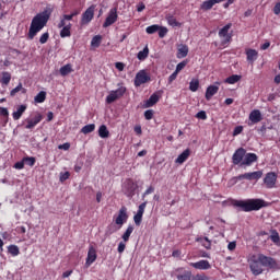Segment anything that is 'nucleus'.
Masks as SVG:
<instances>
[{
  "label": "nucleus",
  "mask_w": 280,
  "mask_h": 280,
  "mask_svg": "<svg viewBox=\"0 0 280 280\" xmlns=\"http://www.w3.org/2000/svg\"><path fill=\"white\" fill-rule=\"evenodd\" d=\"M50 16L51 11L45 10L33 18L28 30L30 40H34L36 34H38V32H40L45 27V25H47Z\"/></svg>",
  "instance_id": "1"
},
{
  "label": "nucleus",
  "mask_w": 280,
  "mask_h": 280,
  "mask_svg": "<svg viewBox=\"0 0 280 280\" xmlns=\"http://www.w3.org/2000/svg\"><path fill=\"white\" fill-rule=\"evenodd\" d=\"M234 207H238L245 212L259 211L266 207V201L262 199L235 200Z\"/></svg>",
  "instance_id": "2"
},
{
  "label": "nucleus",
  "mask_w": 280,
  "mask_h": 280,
  "mask_svg": "<svg viewBox=\"0 0 280 280\" xmlns=\"http://www.w3.org/2000/svg\"><path fill=\"white\" fill-rule=\"evenodd\" d=\"M248 264H249L250 271L253 272V275H255V277H258V275H261V272H264V264L261 262L260 254L258 256L253 255L248 259Z\"/></svg>",
  "instance_id": "3"
},
{
  "label": "nucleus",
  "mask_w": 280,
  "mask_h": 280,
  "mask_svg": "<svg viewBox=\"0 0 280 280\" xmlns=\"http://www.w3.org/2000/svg\"><path fill=\"white\" fill-rule=\"evenodd\" d=\"M233 27V24L229 23L219 31V38L221 39L222 47H226L231 40H233V34L229 33V30Z\"/></svg>",
  "instance_id": "4"
},
{
  "label": "nucleus",
  "mask_w": 280,
  "mask_h": 280,
  "mask_svg": "<svg viewBox=\"0 0 280 280\" xmlns=\"http://www.w3.org/2000/svg\"><path fill=\"white\" fill-rule=\"evenodd\" d=\"M126 95V86L120 85L117 90L110 91L109 94L106 96V103L113 104V102H117L120 97Z\"/></svg>",
  "instance_id": "5"
},
{
  "label": "nucleus",
  "mask_w": 280,
  "mask_h": 280,
  "mask_svg": "<svg viewBox=\"0 0 280 280\" xmlns=\"http://www.w3.org/2000/svg\"><path fill=\"white\" fill-rule=\"evenodd\" d=\"M137 183L135 180L128 178L122 184V192L127 198H132L135 196V191H137Z\"/></svg>",
  "instance_id": "6"
},
{
  "label": "nucleus",
  "mask_w": 280,
  "mask_h": 280,
  "mask_svg": "<svg viewBox=\"0 0 280 280\" xmlns=\"http://www.w3.org/2000/svg\"><path fill=\"white\" fill-rule=\"evenodd\" d=\"M128 222V208L126 206H122L119 211L118 215L115 218V224L119 226L118 229H121L124 224Z\"/></svg>",
  "instance_id": "7"
},
{
  "label": "nucleus",
  "mask_w": 280,
  "mask_h": 280,
  "mask_svg": "<svg viewBox=\"0 0 280 280\" xmlns=\"http://www.w3.org/2000/svg\"><path fill=\"white\" fill-rule=\"evenodd\" d=\"M260 255V261L265 268H269L270 270H278L279 264L272 257L265 256L264 254Z\"/></svg>",
  "instance_id": "8"
},
{
  "label": "nucleus",
  "mask_w": 280,
  "mask_h": 280,
  "mask_svg": "<svg viewBox=\"0 0 280 280\" xmlns=\"http://www.w3.org/2000/svg\"><path fill=\"white\" fill-rule=\"evenodd\" d=\"M264 184L267 189H275V187H277V173H267L264 178Z\"/></svg>",
  "instance_id": "9"
},
{
  "label": "nucleus",
  "mask_w": 280,
  "mask_h": 280,
  "mask_svg": "<svg viewBox=\"0 0 280 280\" xmlns=\"http://www.w3.org/2000/svg\"><path fill=\"white\" fill-rule=\"evenodd\" d=\"M117 19L119 15L117 14V8H113L109 10L105 22L103 23V27H110V25H115L117 23Z\"/></svg>",
  "instance_id": "10"
},
{
  "label": "nucleus",
  "mask_w": 280,
  "mask_h": 280,
  "mask_svg": "<svg viewBox=\"0 0 280 280\" xmlns=\"http://www.w3.org/2000/svg\"><path fill=\"white\" fill-rule=\"evenodd\" d=\"M145 207H148V201H144L139 206L138 211L133 217L136 226H141V222L143 220V213H145Z\"/></svg>",
  "instance_id": "11"
},
{
  "label": "nucleus",
  "mask_w": 280,
  "mask_h": 280,
  "mask_svg": "<svg viewBox=\"0 0 280 280\" xmlns=\"http://www.w3.org/2000/svg\"><path fill=\"white\" fill-rule=\"evenodd\" d=\"M95 16V5H91L85 10V12L82 14V24L89 25L91 21H93V18Z\"/></svg>",
  "instance_id": "12"
},
{
  "label": "nucleus",
  "mask_w": 280,
  "mask_h": 280,
  "mask_svg": "<svg viewBox=\"0 0 280 280\" xmlns=\"http://www.w3.org/2000/svg\"><path fill=\"white\" fill-rule=\"evenodd\" d=\"M145 82H150V77L145 70H141L136 74L135 86H141V84H145Z\"/></svg>",
  "instance_id": "13"
},
{
  "label": "nucleus",
  "mask_w": 280,
  "mask_h": 280,
  "mask_svg": "<svg viewBox=\"0 0 280 280\" xmlns=\"http://www.w3.org/2000/svg\"><path fill=\"white\" fill-rule=\"evenodd\" d=\"M246 155V150L244 148H240L237 149L233 156H232V163L234 165H240V163L242 164L244 161V156Z\"/></svg>",
  "instance_id": "14"
},
{
  "label": "nucleus",
  "mask_w": 280,
  "mask_h": 280,
  "mask_svg": "<svg viewBox=\"0 0 280 280\" xmlns=\"http://www.w3.org/2000/svg\"><path fill=\"white\" fill-rule=\"evenodd\" d=\"M218 91H220V82H215V84L209 85L206 90L207 102H210L213 95H217Z\"/></svg>",
  "instance_id": "15"
},
{
  "label": "nucleus",
  "mask_w": 280,
  "mask_h": 280,
  "mask_svg": "<svg viewBox=\"0 0 280 280\" xmlns=\"http://www.w3.org/2000/svg\"><path fill=\"white\" fill-rule=\"evenodd\" d=\"M261 119H264L261 117V112L259 109H254L249 114V121L250 122H248V126H253L255 124H259V121H261Z\"/></svg>",
  "instance_id": "16"
},
{
  "label": "nucleus",
  "mask_w": 280,
  "mask_h": 280,
  "mask_svg": "<svg viewBox=\"0 0 280 280\" xmlns=\"http://www.w3.org/2000/svg\"><path fill=\"white\" fill-rule=\"evenodd\" d=\"M40 121H43V115L37 114L33 119H27L26 120V130H32L34 128H36V126H38V124H40Z\"/></svg>",
  "instance_id": "17"
},
{
  "label": "nucleus",
  "mask_w": 280,
  "mask_h": 280,
  "mask_svg": "<svg viewBox=\"0 0 280 280\" xmlns=\"http://www.w3.org/2000/svg\"><path fill=\"white\" fill-rule=\"evenodd\" d=\"M189 266L195 268L196 270H210L211 264L209 260H199L197 262H190Z\"/></svg>",
  "instance_id": "18"
},
{
  "label": "nucleus",
  "mask_w": 280,
  "mask_h": 280,
  "mask_svg": "<svg viewBox=\"0 0 280 280\" xmlns=\"http://www.w3.org/2000/svg\"><path fill=\"white\" fill-rule=\"evenodd\" d=\"M96 259H97V250H95L94 247H90L88 252L86 261H85L86 268L91 267Z\"/></svg>",
  "instance_id": "19"
},
{
  "label": "nucleus",
  "mask_w": 280,
  "mask_h": 280,
  "mask_svg": "<svg viewBox=\"0 0 280 280\" xmlns=\"http://www.w3.org/2000/svg\"><path fill=\"white\" fill-rule=\"evenodd\" d=\"M257 159H258L257 154H255V153H247V154L245 153L241 165L250 166V165H253V163H257Z\"/></svg>",
  "instance_id": "20"
},
{
  "label": "nucleus",
  "mask_w": 280,
  "mask_h": 280,
  "mask_svg": "<svg viewBox=\"0 0 280 280\" xmlns=\"http://www.w3.org/2000/svg\"><path fill=\"white\" fill-rule=\"evenodd\" d=\"M190 155H191V150L186 149L183 151L182 154L177 156V159L175 160V163H177L178 165H183V163H185V161H187V159H189Z\"/></svg>",
  "instance_id": "21"
},
{
  "label": "nucleus",
  "mask_w": 280,
  "mask_h": 280,
  "mask_svg": "<svg viewBox=\"0 0 280 280\" xmlns=\"http://www.w3.org/2000/svg\"><path fill=\"white\" fill-rule=\"evenodd\" d=\"M25 110H27V105L18 106L16 110L12 114L14 121H19V119L23 117V113H25Z\"/></svg>",
  "instance_id": "22"
},
{
  "label": "nucleus",
  "mask_w": 280,
  "mask_h": 280,
  "mask_svg": "<svg viewBox=\"0 0 280 280\" xmlns=\"http://www.w3.org/2000/svg\"><path fill=\"white\" fill-rule=\"evenodd\" d=\"M159 100H160L159 94L153 93L149 97V100L145 101V103H144L145 108H152V106H154V104L159 103Z\"/></svg>",
  "instance_id": "23"
},
{
  "label": "nucleus",
  "mask_w": 280,
  "mask_h": 280,
  "mask_svg": "<svg viewBox=\"0 0 280 280\" xmlns=\"http://www.w3.org/2000/svg\"><path fill=\"white\" fill-rule=\"evenodd\" d=\"M187 54H189V47L187 45H179L177 47V58H187Z\"/></svg>",
  "instance_id": "24"
},
{
  "label": "nucleus",
  "mask_w": 280,
  "mask_h": 280,
  "mask_svg": "<svg viewBox=\"0 0 280 280\" xmlns=\"http://www.w3.org/2000/svg\"><path fill=\"white\" fill-rule=\"evenodd\" d=\"M264 176L262 171L246 173V180H259Z\"/></svg>",
  "instance_id": "25"
},
{
  "label": "nucleus",
  "mask_w": 280,
  "mask_h": 280,
  "mask_svg": "<svg viewBox=\"0 0 280 280\" xmlns=\"http://www.w3.org/2000/svg\"><path fill=\"white\" fill-rule=\"evenodd\" d=\"M246 56H247V62L253 63V62H255V60H257V56H259V54L255 49H247Z\"/></svg>",
  "instance_id": "26"
},
{
  "label": "nucleus",
  "mask_w": 280,
  "mask_h": 280,
  "mask_svg": "<svg viewBox=\"0 0 280 280\" xmlns=\"http://www.w3.org/2000/svg\"><path fill=\"white\" fill-rule=\"evenodd\" d=\"M165 19H166L168 25H171V27H180V25H182V24L176 20V18H175L174 15L170 14V13L166 14Z\"/></svg>",
  "instance_id": "27"
},
{
  "label": "nucleus",
  "mask_w": 280,
  "mask_h": 280,
  "mask_svg": "<svg viewBox=\"0 0 280 280\" xmlns=\"http://www.w3.org/2000/svg\"><path fill=\"white\" fill-rule=\"evenodd\" d=\"M60 75L65 78V75H69V73H73V66L71 63H67L66 66H62L59 70Z\"/></svg>",
  "instance_id": "28"
},
{
  "label": "nucleus",
  "mask_w": 280,
  "mask_h": 280,
  "mask_svg": "<svg viewBox=\"0 0 280 280\" xmlns=\"http://www.w3.org/2000/svg\"><path fill=\"white\" fill-rule=\"evenodd\" d=\"M109 136H110V131H108V128L106 127V125H102L98 128V137H101V139H108Z\"/></svg>",
  "instance_id": "29"
},
{
  "label": "nucleus",
  "mask_w": 280,
  "mask_h": 280,
  "mask_svg": "<svg viewBox=\"0 0 280 280\" xmlns=\"http://www.w3.org/2000/svg\"><path fill=\"white\" fill-rule=\"evenodd\" d=\"M148 56H150V48H148V46H145L143 48V50H140L138 52L137 58H138V60L143 61V60H145V58H148Z\"/></svg>",
  "instance_id": "30"
},
{
  "label": "nucleus",
  "mask_w": 280,
  "mask_h": 280,
  "mask_svg": "<svg viewBox=\"0 0 280 280\" xmlns=\"http://www.w3.org/2000/svg\"><path fill=\"white\" fill-rule=\"evenodd\" d=\"M60 36L61 38H67L71 36V23L62 27V30L60 31Z\"/></svg>",
  "instance_id": "31"
},
{
  "label": "nucleus",
  "mask_w": 280,
  "mask_h": 280,
  "mask_svg": "<svg viewBox=\"0 0 280 280\" xmlns=\"http://www.w3.org/2000/svg\"><path fill=\"white\" fill-rule=\"evenodd\" d=\"M196 242H199V244H201V246H203V248H207L208 250L209 248H211V242L209 237H198Z\"/></svg>",
  "instance_id": "32"
},
{
  "label": "nucleus",
  "mask_w": 280,
  "mask_h": 280,
  "mask_svg": "<svg viewBox=\"0 0 280 280\" xmlns=\"http://www.w3.org/2000/svg\"><path fill=\"white\" fill-rule=\"evenodd\" d=\"M242 80V75L240 74H232L231 77L225 79L226 84H237Z\"/></svg>",
  "instance_id": "33"
},
{
  "label": "nucleus",
  "mask_w": 280,
  "mask_h": 280,
  "mask_svg": "<svg viewBox=\"0 0 280 280\" xmlns=\"http://www.w3.org/2000/svg\"><path fill=\"white\" fill-rule=\"evenodd\" d=\"M10 80H12V74L10 72H2V78L0 79L1 84L8 86Z\"/></svg>",
  "instance_id": "34"
},
{
  "label": "nucleus",
  "mask_w": 280,
  "mask_h": 280,
  "mask_svg": "<svg viewBox=\"0 0 280 280\" xmlns=\"http://www.w3.org/2000/svg\"><path fill=\"white\" fill-rule=\"evenodd\" d=\"M200 88V81L198 79H192L189 83V91L192 93H196L198 89Z\"/></svg>",
  "instance_id": "35"
},
{
  "label": "nucleus",
  "mask_w": 280,
  "mask_h": 280,
  "mask_svg": "<svg viewBox=\"0 0 280 280\" xmlns=\"http://www.w3.org/2000/svg\"><path fill=\"white\" fill-rule=\"evenodd\" d=\"M34 100H35L36 104H43V102H45V100H47V93L45 91H42L35 96Z\"/></svg>",
  "instance_id": "36"
},
{
  "label": "nucleus",
  "mask_w": 280,
  "mask_h": 280,
  "mask_svg": "<svg viewBox=\"0 0 280 280\" xmlns=\"http://www.w3.org/2000/svg\"><path fill=\"white\" fill-rule=\"evenodd\" d=\"M135 231V226L129 225L126 230V232L122 234L124 242H128L130 240V235H132V232Z\"/></svg>",
  "instance_id": "37"
},
{
  "label": "nucleus",
  "mask_w": 280,
  "mask_h": 280,
  "mask_svg": "<svg viewBox=\"0 0 280 280\" xmlns=\"http://www.w3.org/2000/svg\"><path fill=\"white\" fill-rule=\"evenodd\" d=\"M94 130H95V124H90V125H85L81 129V132L82 135H90V132H93Z\"/></svg>",
  "instance_id": "38"
},
{
  "label": "nucleus",
  "mask_w": 280,
  "mask_h": 280,
  "mask_svg": "<svg viewBox=\"0 0 280 280\" xmlns=\"http://www.w3.org/2000/svg\"><path fill=\"white\" fill-rule=\"evenodd\" d=\"M0 115H1V117L4 121V126H5V124H8L9 117H10V112H8V108H5V107H0Z\"/></svg>",
  "instance_id": "39"
},
{
  "label": "nucleus",
  "mask_w": 280,
  "mask_h": 280,
  "mask_svg": "<svg viewBox=\"0 0 280 280\" xmlns=\"http://www.w3.org/2000/svg\"><path fill=\"white\" fill-rule=\"evenodd\" d=\"M8 250L10 253V255H12V257H18V255H20L21 250L19 249V246L16 245H10L8 247Z\"/></svg>",
  "instance_id": "40"
},
{
  "label": "nucleus",
  "mask_w": 280,
  "mask_h": 280,
  "mask_svg": "<svg viewBox=\"0 0 280 280\" xmlns=\"http://www.w3.org/2000/svg\"><path fill=\"white\" fill-rule=\"evenodd\" d=\"M161 30V26L159 24H153L151 26H148L145 28L147 34H156Z\"/></svg>",
  "instance_id": "41"
},
{
  "label": "nucleus",
  "mask_w": 280,
  "mask_h": 280,
  "mask_svg": "<svg viewBox=\"0 0 280 280\" xmlns=\"http://www.w3.org/2000/svg\"><path fill=\"white\" fill-rule=\"evenodd\" d=\"M102 45V35H95L91 40L92 47H100Z\"/></svg>",
  "instance_id": "42"
},
{
  "label": "nucleus",
  "mask_w": 280,
  "mask_h": 280,
  "mask_svg": "<svg viewBox=\"0 0 280 280\" xmlns=\"http://www.w3.org/2000/svg\"><path fill=\"white\" fill-rule=\"evenodd\" d=\"M23 163L25 165H28L30 167H34V165L36 164V158H32V156L23 158Z\"/></svg>",
  "instance_id": "43"
},
{
  "label": "nucleus",
  "mask_w": 280,
  "mask_h": 280,
  "mask_svg": "<svg viewBox=\"0 0 280 280\" xmlns=\"http://www.w3.org/2000/svg\"><path fill=\"white\" fill-rule=\"evenodd\" d=\"M213 5H215L213 0H206V1L202 2L201 9L206 10V11L211 10V8H213Z\"/></svg>",
  "instance_id": "44"
},
{
  "label": "nucleus",
  "mask_w": 280,
  "mask_h": 280,
  "mask_svg": "<svg viewBox=\"0 0 280 280\" xmlns=\"http://www.w3.org/2000/svg\"><path fill=\"white\" fill-rule=\"evenodd\" d=\"M191 280H210V278L206 273H197L191 277Z\"/></svg>",
  "instance_id": "45"
},
{
  "label": "nucleus",
  "mask_w": 280,
  "mask_h": 280,
  "mask_svg": "<svg viewBox=\"0 0 280 280\" xmlns=\"http://www.w3.org/2000/svg\"><path fill=\"white\" fill-rule=\"evenodd\" d=\"M178 280H191V271H185L183 275L177 276Z\"/></svg>",
  "instance_id": "46"
},
{
  "label": "nucleus",
  "mask_w": 280,
  "mask_h": 280,
  "mask_svg": "<svg viewBox=\"0 0 280 280\" xmlns=\"http://www.w3.org/2000/svg\"><path fill=\"white\" fill-rule=\"evenodd\" d=\"M23 92V93H25V89H23V84H19L15 89H13L12 91H11V96L12 97H14V95H16V93H19V92Z\"/></svg>",
  "instance_id": "47"
},
{
  "label": "nucleus",
  "mask_w": 280,
  "mask_h": 280,
  "mask_svg": "<svg viewBox=\"0 0 280 280\" xmlns=\"http://www.w3.org/2000/svg\"><path fill=\"white\" fill-rule=\"evenodd\" d=\"M185 67H187V60H184L176 66V69H175L176 73H180V71H183Z\"/></svg>",
  "instance_id": "48"
},
{
  "label": "nucleus",
  "mask_w": 280,
  "mask_h": 280,
  "mask_svg": "<svg viewBox=\"0 0 280 280\" xmlns=\"http://www.w3.org/2000/svg\"><path fill=\"white\" fill-rule=\"evenodd\" d=\"M160 38H165L167 36V27L160 26V30H158Z\"/></svg>",
  "instance_id": "49"
},
{
  "label": "nucleus",
  "mask_w": 280,
  "mask_h": 280,
  "mask_svg": "<svg viewBox=\"0 0 280 280\" xmlns=\"http://www.w3.org/2000/svg\"><path fill=\"white\" fill-rule=\"evenodd\" d=\"M48 40H49V33H44L39 37L40 45H45V43H47Z\"/></svg>",
  "instance_id": "50"
},
{
  "label": "nucleus",
  "mask_w": 280,
  "mask_h": 280,
  "mask_svg": "<svg viewBox=\"0 0 280 280\" xmlns=\"http://www.w3.org/2000/svg\"><path fill=\"white\" fill-rule=\"evenodd\" d=\"M152 117H154V110L149 109L144 112V118L150 121V119H152Z\"/></svg>",
  "instance_id": "51"
},
{
  "label": "nucleus",
  "mask_w": 280,
  "mask_h": 280,
  "mask_svg": "<svg viewBox=\"0 0 280 280\" xmlns=\"http://www.w3.org/2000/svg\"><path fill=\"white\" fill-rule=\"evenodd\" d=\"M71 174L69 172L60 173V182L65 183V180H69Z\"/></svg>",
  "instance_id": "52"
},
{
  "label": "nucleus",
  "mask_w": 280,
  "mask_h": 280,
  "mask_svg": "<svg viewBox=\"0 0 280 280\" xmlns=\"http://www.w3.org/2000/svg\"><path fill=\"white\" fill-rule=\"evenodd\" d=\"M197 119H207V112L205 110H201V112H198L197 115H196Z\"/></svg>",
  "instance_id": "53"
},
{
  "label": "nucleus",
  "mask_w": 280,
  "mask_h": 280,
  "mask_svg": "<svg viewBox=\"0 0 280 280\" xmlns=\"http://www.w3.org/2000/svg\"><path fill=\"white\" fill-rule=\"evenodd\" d=\"M242 130H244V127L237 126L234 128L233 136L237 137V135H242Z\"/></svg>",
  "instance_id": "54"
},
{
  "label": "nucleus",
  "mask_w": 280,
  "mask_h": 280,
  "mask_svg": "<svg viewBox=\"0 0 280 280\" xmlns=\"http://www.w3.org/2000/svg\"><path fill=\"white\" fill-rule=\"evenodd\" d=\"M176 78H178V72L174 71V72L168 77V84H172V82H174V80H176Z\"/></svg>",
  "instance_id": "55"
},
{
  "label": "nucleus",
  "mask_w": 280,
  "mask_h": 280,
  "mask_svg": "<svg viewBox=\"0 0 280 280\" xmlns=\"http://www.w3.org/2000/svg\"><path fill=\"white\" fill-rule=\"evenodd\" d=\"M23 167H25V162H23V160L14 164L15 170H23Z\"/></svg>",
  "instance_id": "56"
},
{
  "label": "nucleus",
  "mask_w": 280,
  "mask_h": 280,
  "mask_svg": "<svg viewBox=\"0 0 280 280\" xmlns=\"http://www.w3.org/2000/svg\"><path fill=\"white\" fill-rule=\"evenodd\" d=\"M235 248H237V243L235 241L230 242L229 245H228V249L233 252V250H235Z\"/></svg>",
  "instance_id": "57"
},
{
  "label": "nucleus",
  "mask_w": 280,
  "mask_h": 280,
  "mask_svg": "<svg viewBox=\"0 0 280 280\" xmlns=\"http://www.w3.org/2000/svg\"><path fill=\"white\" fill-rule=\"evenodd\" d=\"M118 229L115 228V225H109L107 226V233H109V235H113V233H117Z\"/></svg>",
  "instance_id": "58"
},
{
  "label": "nucleus",
  "mask_w": 280,
  "mask_h": 280,
  "mask_svg": "<svg viewBox=\"0 0 280 280\" xmlns=\"http://www.w3.org/2000/svg\"><path fill=\"white\" fill-rule=\"evenodd\" d=\"M117 250H118V253H120V254L124 253V250H126V243L120 242V243L118 244Z\"/></svg>",
  "instance_id": "59"
},
{
  "label": "nucleus",
  "mask_w": 280,
  "mask_h": 280,
  "mask_svg": "<svg viewBox=\"0 0 280 280\" xmlns=\"http://www.w3.org/2000/svg\"><path fill=\"white\" fill-rule=\"evenodd\" d=\"M270 240L273 241L275 244H278L279 242V233L275 232L271 236Z\"/></svg>",
  "instance_id": "60"
},
{
  "label": "nucleus",
  "mask_w": 280,
  "mask_h": 280,
  "mask_svg": "<svg viewBox=\"0 0 280 280\" xmlns=\"http://www.w3.org/2000/svg\"><path fill=\"white\" fill-rule=\"evenodd\" d=\"M244 179L246 180V173L233 178L234 183H237V180H244Z\"/></svg>",
  "instance_id": "61"
},
{
  "label": "nucleus",
  "mask_w": 280,
  "mask_h": 280,
  "mask_svg": "<svg viewBox=\"0 0 280 280\" xmlns=\"http://www.w3.org/2000/svg\"><path fill=\"white\" fill-rule=\"evenodd\" d=\"M69 148H71V144L69 142H66L58 147L59 150H69Z\"/></svg>",
  "instance_id": "62"
},
{
  "label": "nucleus",
  "mask_w": 280,
  "mask_h": 280,
  "mask_svg": "<svg viewBox=\"0 0 280 280\" xmlns=\"http://www.w3.org/2000/svg\"><path fill=\"white\" fill-rule=\"evenodd\" d=\"M115 67H116V69H117L118 71H122L125 65H124L122 62H116V63H115Z\"/></svg>",
  "instance_id": "63"
},
{
  "label": "nucleus",
  "mask_w": 280,
  "mask_h": 280,
  "mask_svg": "<svg viewBox=\"0 0 280 280\" xmlns=\"http://www.w3.org/2000/svg\"><path fill=\"white\" fill-rule=\"evenodd\" d=\"M273 12H275L276 14H280V2H278V3L275 5Z\"/></svg>",
  "instance_id": "64"
}]
</instances>
